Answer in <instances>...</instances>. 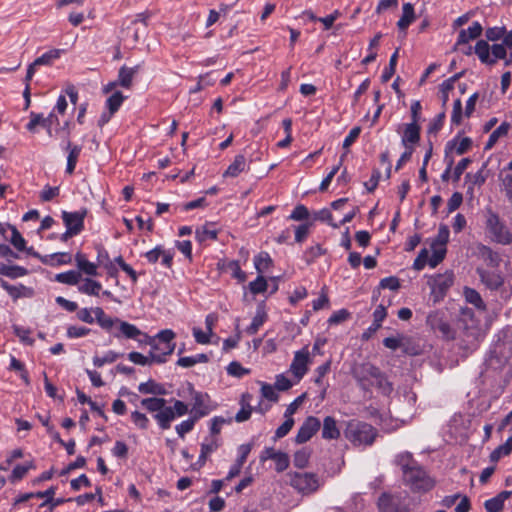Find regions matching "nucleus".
I'll return each instance as SVG.
<instances>
[{
    "instance_id": "f257e3e1",
    "label": "nucleus",
    "mask_w": 512,
    "mask_h": 512,
    "mask_svg": "<svg viewBox=\"0 0 512 512\" xmlns=\"http://www.w3.org/2000/svg\"><path fill=\"white\" fill-rule=\"evenodd\" d=\"M344 437L355 447L370 446L378 436V430L371 424L351 419L346 423Z\"/></svg>"
},
{
    "instance_id": "f03ea898",
    "label": "nucleus",
    "mask_w": 512,
    "mask_h": 512,
    "mask_svg": "<svg viewBox=\"0 0 512 512\" xmlns=\"http://www.w3.org/2000/svg\"><path fill=\"white\" fill-rule=\"evenodd\" d=\"M402 480L404 485L407 486L414 494L427 493L431 491L436 485L435 479L431 477L425 468L421 465L415 467L414 469L412 468L411 471L402 476Z\"/></svg>"
},
{
    "instance_id": "7ed1b4c3",
    "label": "nucleus",
    "mask_w": 512,
    "mask_h": 512,
    "mask_svg": "<svg viewBox=\"0 0 512 512\" xmlns=\"http://www.w3.org/2000/svg\"><path fill=\"white\" fill-rule=\"evenodd\" d=\"M485 224L494 242L501 245H510L512 243V233L500 219L499 215L491 209L487 210Z\"/></svg>"
},
{
    "instance_id": "20e7f679",
    "label": "nucleus",
    "mask_w": 512,
    "mask_h": 512,
    "mask_svg": "<svg viewBox=\"0 0 512 512\" xmlns=\"http://www.w3.org/2000/svg\"><path fill=\"white\" fill-rule=\"evenodd\" d=\"M290 485L303 494H310L319 488V479L315 473L293 472L289 474Z\"/></svg>"
},
{
    "instance_id": "39448f33",
    "label": "nucleus",
    "mask_w": 512,
    "mask_h": 512,
    "mask_svg": "<svg viewBox=\"0 0 512 512\" xmlns=\"http://www.w3.org/2000/svg\"><path fill=\"white\" fill-rule=\"evenodd\" d=\"M175 333L170 329H165L160 331L153 339H156L157 343L163 345V353H156L155 351H150V357L152 361L155 363L161 364L167 361L166 357L171 355L175 349V343L173 342L175 338Z\"/></svg>"
},
{
    "instance_id": "423d86ee",
    "label": "nucleus",
    "mask_w": 512,
    "mask_h": 512,
    "mask_svg": "<svg viewBox=\"0 0 512 512\" xmlns=\"http://www.w3.org/2000/svg\"><path fill=\"white\" fill-rule=\"evenodd\" d=\"M426 323L432 330L439 331L443 338L447 340L455 339V331L445 320L444 314L442 312L433 311L429 313L426 319Z\"/></svg>"
},
{
    "instance_id": "0eeeda50",
    "label": "nucleus",
    "mask_w": 512,
    "mask_h": 512,
    "mask_svg": "<svg viewBox=\"0 0 512 512\" xmlns=\"http://www.w3.org/2000/svg\"><path fill=\"white\" fill-rule=\"evenodd\" d=\"M380 373L381 370L369 362L362 363L353 369V376L363 388H367V386L371 385V382L374 381Z\"/></svg>"
},
{
    "instance_id": "6e6552de",
    "label": "nucleus",
    "mask_w": 512,
    "mask_h": 512,
    "mask_svg": "<svg viewBox=\"0 0 512 512\" xmlns=\"http://www.w3.org/2000/svg\"><path fill=\"white\" fill-rule=\"evenodd\" d=\"M310 363V353L308 347L296 351L294 358L290 365L291 373L300 381L308 371V365Z\"/></svg>"
},
{
    "instance_id": "1a4fd4ad",
    "label": "nucleus",
    "mask_w": 512,
    "mask_h": 512,
    "mask_svg": "<svg viewBox=\"0 0 512 512\" xmlns=\"http://www.w3.org/2000/svg\"><path fill=\"white\" fill-rule=\"evenodd\" d=\"M87 209L82 208L75 212H62V220L67 229H70L75 234H80L84 229V219L87 216Z\"/></svg>"
},
{
    "instance_id": "9d476101",
    "label": "nucleus",
    "mask_w": 512,
    "mask_h": 512,
    "mask_svg": "<svg viewBox=\"0 0 512 512\" xmlns=\"http://www.w3.org/2000/svg\"><path fill=\"white\" fill-rule=\"evenodd\" d=\"M320 426L321 422L317 417H307L298 429V432L295 436V442L297 444L306 443L316 434V432L320 429Z\"/></svg>"
},
{
    "instance_id": "9b49d317",
    "label": "nucleus",
    "mask_w": 512,
    "mask_h": 512,
    "mask_svg": "<svg viewBox=\"0 0 512 512\" xmlns=\"http://www.w3.org/2000/svg\"><path fill=\"white\" fill-rule=\"evenodd\" d=\"M269 459L275 462V470L279 473L285 471L289 467L290 460L288 454L276 451L272 447H266L260 455L261 462H265Z\"/></svg>"
},
{
    "instance_id": "f8f14e48",
    "label": "nucleus",
    "mask_w": 512,
    "mask_h": 512,
    "mask_svg": "<svg viewBox=\"0 0 512 512\" xmlns=\"http://www.w3.org/2000/svg\"><path fill=\"white\" fill-rule=\"evenodd\" d=\"M56 123L59 124V120L57 116L52 112L47 117H44L43 114L31 112L30 113V121L26 125V128L30 132H34L38 125L42 126L47 130V133L51 136L52 130L51 126Z\"/></svg>"
},
{
    "instance_id": "ddd939ff",
    "label": "nucleus",
    "mask_w": 512,
    "mask_h": 512,
    "mask_svg": "<svg viewBox=\"0 0 512 512\" xmlns=\"http://www.w3.org/2000/svg\"><path fill=\"white\" fill-rule=\"evenodd\" d=\"M377 506L379 512H407V509L401 506L400 496L389 493H382L380 495Z\"/></svg>"
},
{
    "instance_id": "4468645a",
    "label": "nucleus",
    "mask_w": 512,
    "mask_h": 512,
    "mask_svg": "<svg viewBox=\"0 0 512 512\" xmlns=\"http://www.w3.org/2000/svg\"><path fill=\"white\" fill-rule=\"evenodd\" d=\"M476 272L481 282L490 290H498L504 284V278L498 272L488 271L483 268H477Z\"/></svg>"
},
{
    "instance_id": "2eb2a0df",
    "label": "nucleus",
    "mask_w": 512,
    "mask_h": 512,
    "mask_svg": "<svg viewBox=\"0 0 512 512\" xmlns=\"http://www.w3.org/2000/svg\"><path fill=\"white\" fill-rule=\"evenodd\" d=\"M453 273L438 274L432 278V292L444 296L447 290L453 285Z\"/></svg>"
},
{
    "instance_id": "dca6fc26",
    "label": "nucleus",
    "mask_w": 512,
    "mask_h": 512,
    "mask_svg": "<svg viewBox=\"0 0 512 512\" xmlns=\"http://www.w3.org/2000/svg\"><path fill=\"white\" fill-rule=\"evenodd\" d=\"M140 69V64H137L134 67H127L126 65L120 67L117 79L119 86L125 89H130L133 86V79Z\"/></svg>"
},
{
    "instance_id": "f3484780",
    "label": "nucleus",
    "mask_w": 512,
    "mask_h": 512,
    "mask_svg": "<svg viewBox=\"0 0 512 512\" xmlns=\"http://www.w3.org/2000/svg\"><path fill=\"white\" fill-rule=\"evenodd\" d=\"M420 126L416 123L406 124L402 136V144L405 148L413 147L420 141Z\"/></svg>"
},
{
    "instance_id": "a211bd4d",
    "label": "nucleus",
    "mask_w": 512,
    "mask_h": 512,
    "mask_svg": "<svg viewBox=\"0 0 512 512\" xmlns=\"http://www.w3.org/2000/svg\"><path fill=\"white\" fill-rule=\"evenodd\" d=\"M204 397H208V395H204L201 392H193V406L191 413L193 414L192 417L197 420L206 416L210 412L209 407L204 402Z\"/></svg>"
},
{
    "instance_id": "6ab92c4d",
    "label": "nucleus",
    "mask_w": 512,
    "mask_h": 512,
    "mask_svg": "<svg viewBox=\"0 0 512 512\" xmlns=\"http://www.w3.org/2000/svg\"><path fill=\"white\" fill-rule=\"evenodd\" d=\"M512 491L504 490L497 494L495 497L488 499L484 503L487 512H501L504 507V502L510 498Z\"/></svg>"
},
{
    "instance_id": "aec40b11",
    "label": "nucleus",
    "mask_w": 512,
    "mask_h": 512,
    "mask_svg": "<svg viewBox=\"0 0 512 512\" xmlns=\"http://www.w3.org/2000/svg\"><path fill=\"white\" fill-rule=\"evenodd\" d=\"M340 435L336 419L332 416H326L323 420L322 438L325 440H336Z\"/></svg>"
},
{
    "instance_id": "412c9836",
    "label": "nucleus",
    "mask_w": 512,
    "mask_h": 512,
    "mask_svg": "<svg viewBox=\"0 0 512 512\" xmlns=\"http://www.w3.org/2000/svg\"><path fill=\"white\" fill-rule=\"evenodd\" d=\"M65 149L68 151L66 172L71 175L75 170L82 147L80 145H72L71 140L68 139Z\"/></svg>"
},
{
    "instance_id": "4be33fe9",
    "label": "nucleus",
    "mask_w": 512,
    "mask_h": 512,
    "mask_svg": "<svg viewBox=\"0 0 512 512\" xmlns=\"http://www.w3.org/2000/svg\"><path fill=\"white\" fill-rule=\"evenodd\" d=\"M395 463L401 469L402 476L411 471L412 468L414 469L420 465L410 452H402L398 454L395 458Z\"/></svg>"
},
{
    "instance_id": "5701e85b",
    "label": "nucleus",
    "mask_w": 512,
    "mask_h": 512,
    "mask_svg": "<svg viewBox=\"0 0 512 512\" xmlns=\"http://www.w3.org/2000/svg\"><path fill=\"white\" fill-rule=\"evenodd\" d=\"M75 262L80 272L88 276H96L98 274L97 265L93 262L88 261L85 254L77 252L75 254Z\"/></svg>"
},
{
    "instance_id": "b1692460",
    "label": "nucleus",
    "mask_w": 512,
    "mask_h": 512,
    "mask_svg": "<svg viewBox=\"0 0 512 512\" xmlns=\"http://www.w3.org/2000/svg\"><path fill=\"white\" fill-rule=\"evenodd\" d=\"M154 419L157 421L161 429H169L171 422L175 419L173 408L165 405L160 411L154 414Z\"/></svg>"
},
{
    "instance_id": "393cba45",
    "label": "nucleus",
    "mask_w": 512,
    "mask_h": 512,
    "mask_svg": "<svg viewBox=\"0 0 512 512\" xmlns=\"http://www.w3.org/2000/svg\"><path fill=\"white\" fill-rule=\"evenodd\" d=\"M119 332L114 333V337L119 338L121 336L127 339H138L140 335H142V331L138 329L135 325L130 324L126 321H119L118 325Z\"/></svg>"
},
{
    "instance_id": "a878e982",
    "label": "nucleus",
    "mask_w": 512,
    "mask_h": 512,
    "mask_svg": "<svg viewBox=\"0 0 512 512\" xmlns=\"http://www.w3.org/2000/svg\"><path fill=\"white\" fill-rule=\"evenodd\" d=\"M463 295L467 303L473 305L479 311H486L487 306L477 290L464 287Z\"/></svg>"
},
{
    "instance_id": "bb28decb",
    "label": "nucleus",
    "mask_w": 512,
    "mask_h": 512,
    "mask_svg": "<svg viewBox=\"0 0 512 512\" xmlns=\"http://www.w3.org/2000/svg\"><path fill=\"white\" fill-rule=\"evenodd\" d=\"M415 20L414 7L411 3H405L402 7V16L397 22L401 31H406L410 24Z\"/></svg>"
},
{
    "instance_id": "cd10ccee",
    "label": "nucleus",
    "mask_w": 512,
    "mask_h": 512,
    "mask_svg": "<svg viewBox=\"0 0 512 512\" xmlns=\"http://www.w3.org/2000/svg\"><path fill=\"white\" fill-rule=\"evenodd\" d=\"M511 125L508 122H502L500 126H498L489 136L488 141L485 144L484 149L490 150L494 147V145L498 142L501 137H504L508 134Z\"/></svg>"
},
{
    "instance_id": "c85d7f7f",
    "label": "nucleus",
    "mask_w": 512,
    "mask_h": 512,
    "mask_svg": "<svg viewBox=\"0 0 512 512\" xmlns=\"http://www.w3.org/2000/svg\"><path fill=\"white\" fill-rule=\"evenodd\" d=\"M246 168V159L244 155H236L234 161L228 166L224 172V177H237Z\"/></svg>"
},
{
    "instance_id": "c756f323",
    "label": "nucleus",
    "mask_w": 512,
    "mask_h": 512,
    "mask_svg": "<svg viewBox=\"0 0 512 512\" xmlns=\"http://www.w3.org/2000/svg\"><path fill=\"white\" fill-rule=\"evenodd\" d=\"M138 391L142 394H153V395H165L166 389L165 387L154 381L153 379H149L147 382L141 383L138 386Z\"/></svg>"
},
{
    "instance_id": "7c9ffc66",
    "label": "nucleus",
    "mask_w": 512,
    "mask_h": 512,
    "mask_svg": "<svg viewBox=\"0 0 512 512\" xmlns=\"http://www.w3.org/2000/svg\"><path fill=\"white\" fill-rule=\"evenodd\" d=\"M401 349L403 353L410 356H418L422 353V348L419 344L415 343L412 337L402 336Z\"/></svg>"
},
{
    "instance_id": "2f4dec72",
    "label": "nucleus",
    "mask_w": 512,
    "mask_h": 512,
    "mask_svg": "<svg viewBox=\"0 0 512 512\" xmlns=\"http://www.w3.org/2000/svg\"><path fill=\"white\" fill-rule=\"evenodd\" d=\"M62 52L63 50L61 49H51L48 52L41 55L40 57L36 58L34 60V65L51 66L56 59L60 58Z\"/></svg>"
},
{
    "instance_id": "473e14b6",
    "label": "nucleus",
    "mask_w": 512,
    "mask_h": 512,
    "mask_svg": "<svg viewBox=\"0 0 512 512\" xmlns=\"http://www.w3.org/2000/svg\"><path fill=\"white\" fill-rule=\"evenodd\" d=\"M273 265V260L267 252H261L254 258V266L262 274Z\"/></svg>"
},
{
    "instance_id": "72a5a7b5",
    "label": "nucleus",
    "mask_w": 512,
    "mask_h": 512,
    "mask_svg": "<svg viewBox=\"0 0 512 512\" xmlns=\"http://www.w3.org/2000/svg\"><path fill=\"white\" fill-rule=\"evenodd\" d=\"M102 288L100 282L91 278H86L84 283L78 287L79 292L87 295L98 296Z\"/></svg>"
},
{
    "instance_id": "f704fd0d",
    "label": "nucleus",
    "mask_w": 512,
    "mask_h": 512,
    "mask_svg": "<svg viewBox=\"0 0 512 512\" xmlns=\"http://www.w3.org/2000/svg\"><path fill=\"white\" fill-rule=\"evenodd\" d=\"M35 467L36 466L33 461L27 462L24 465L15 466L14 469L12 470L11 475L9 476V481L11 483H15V482L23 479L26 476V474L28 473V471L30 469H35Z\"/></svg>"
},
{
    "instance_id": "c9c22d12",
    "label": "nucleus",
    "mask_w": 512,
    "mask_h": 512,
    "mask_svg": "<svg viewBox=\"0 0 512 512\" xmlns=\"http://www.w3.org/2000/svg\"><path fill=\"white\" fill-rule=\"evenodd\" d=\"M141 405L149 412L156 414L166 405V400L159 397L144 398L141 400Z\"/></svg>"
},
{
    "instance_id": "e433bc0d",
    "label": "nucleus",
    "mask_w": 512,
    "mask_h": 512,
    "mask_svg": "<svg viewBox=\"0 0 512 512\" xmlns=\"http://www.w3.org/2000/svg\"><path fill=\"white\" fill-rule=\"evenodd\" d=\"M478 250L482 258L488 261V264L490 266L497 267L499 265L501 261L499 255L496 252H494L489 246L480 244L478 246Z\"/></svg>"
},
{
    "instance_id": "4c0bfd02",
    "label": "nucleus",
    "mask_w": 512,
    "mask_h": 512,
    "mask_svg": "<svg viewBox=\"0 0 512 512\" xmlns=\"http://www.w3.org/2000/svg\"><path fill=\"white\" fill-rule=\"evenodd\" d=\"M81 279V273L78 271L70 270L67 272L56 274L55 280L59 283L67 285H76Z\"/></svg>"
},
{
    "instance_id": "58836bf2",
    "label": "nucleus",
    "mask_w": 512,
    "mask_h": 512,
    "mask_svg": "<svg viewBox=\"0 0 512 512\" xmlns=\"http://www.w3.org/2000/svg\"><path fill=\"white\" fill-rule=\"evenodd\" d=\"M267 315L264 310L258 309L256 315L253 317L251 324L247 327L246 332L249 335H254L258 332L259 328L266 321Z\"/></svg>"
},
{
    "instance_id": "ea45409f",
    "label": "nucleus",
    "mask_w": 512,
    "mask_h": 512,
    "mask_svg": "<svg viewBox=\"0 0 512 512\" xmlns=\"http://www.w3.org/2000/svg\"><path fill=\"white\" fill-rule=\"evenodd\" d=\"M125 100V96L121 91L113 92L106 100V107L111 113H116L121 107L123 101Z\"/></svg>"
},
{
    "instance_id": "a19ab883",
    "label": "nucleus",
    "mask_w": 512,
    "mask_h": 512,
    "mask_svg": "<svg viewBox=\"0 0 512 512\" xmlns=\"http://www.w3.org/2000/svg\"><path fill=\"white\" fill-rule=\"evenodd\" d=\"M491 46L485 40H479L475 45V53L480 61L489 65Z\"/></svg>"
},
{
    "instance_id": "79ce46f5",
    "label": "nucleus",
    "mask_w": 512,
    "mask_h": 512,
    "mask_svg": "<svg viewBox=\"0 0 512 512\" xmlns=\"http://www.w3.org/2000/svg\"><path fill=\"white\" fill-rule=\"evenodd\" d=\"M9 230L11 231V237L8 238L9 242L17 249L18 251H24L26 249V241L22 237L21 233L17 230V228L13 225H8Z\"/></svg>"
},
{
    "instance_id": "37998d69",
    "label": "nucleus",
    "mask_w": 512,
    "mask_h": 512,
    "mask_svg": "<svg viewBox=\"0 0 512 512\" xmlns=\"http://www.w3.org/2000/svg\"><path fill=\"white\" fill-rule=\"evenodd\" d=\"M371 385L376 386L383 395H389L393 391L392 384L388 381L383 372H381L380 375L371 382Z\"/></svg>"
},
{
    "instance_id": "c03bdc74",
    "label": "nucleus",
    "mask_w": 512,
    "mask_h": 512,
    "mask_svg": "<svg viewBox=\"0 0 512 512\" xmlns=\"http://www.w3.org/2000/svg\"><path fill=\"white\" fill-rule=\"evenodd\" d=\"M449 235H450L449 228L446 225L441 224L439 226L438 234H437L436 238L431 243V248H435V246L436 247H446V245L449 241Z\"/></svg>"
},
{
    "instance_id": "a18cd8bd",
    "label": "nucleus",
    "mask_w": 512,
    "mask_h": 512,
    "mask_svg": "<svg viewBox=\"0 0 512 512\" xmlns=\"http://www.w3.org/2000/svg\"><path fill=\"white\" fill-rule=\"evenodd\" d=\"M398 52L399 48L396 49V51L391 55L389 60L388 67L385 68L381 75V80L383 83L388 82L392 76L395 74L396 71V65H397V59H398Z\"/></svg>"
},
{
    "instance_id": "49530a36",
    "label": "nucleus",
    "mask_w": 512,
    "mask_h": 512,
    "mask_svg": "<svg viewBox=\"0 0 512 512\" xmlns=\"http://www.w3.org/2000/svg\"><path fill=\"white\" fill-rule=\"evenodd\" d=\"M310 455V451L306 448L296 451L293 455L294 466L300 469L305 468L309 463Z\"/></svg>"
},
{
    "instance_id": "de8ad7c7",
    "label": "nucleus",
    "mask_w": 512,
    "mask_h": 512,
    "mask_svg": "<svg viewBox=\"0 0 512 512\" xmlns=\"http://www.w3.org/2000/svg\"><path fill=\"white\" fill-rule=\"evenodd\" d=\"M314 221L326 222L333 228H339V224L333 222V216L329 209L323 208L313 213Z\"/></svg>"
},
{
    "instance_id": "09e8293b",
    "label": "nucleus",
    "mask_w": 512,
    "mask_h": 512,
    "mask_svg": "<svg viewBox=\"0 0 512 512\" xmlns=\"http://www.w3.org/2000/svg\"><path fill=\"white\" fill-rule=\"evenodd\" d=\"M195 234H196V239L199 242H204L207 239L217 240L218 231L209 229L208 225L206 224L200 228H197Z\"/></svg>"
},
{
    "instance_id": "8fccbe9b",
    "label": "nucleus",
    "mask_w": 512,
    "mask_h": 512,
    "mask_svg": "<svg viewBox=\"0 0 512 512\" xmlns=\"http://www.w3.org/2000/svg\"><path fill=\"white\" fill-rule=\"evenodd\" d=\"M506 47L502 44H493L491 46V55L489 65H494L497 60L506 59Z\"/></svg>"
},
{
    "instance_id": "3c124183",
    "label": "nucleus",
    "mask_w": 512,
    "mask_h": 512,
    "mask_svg": "<svg viewBox=\"0 0 512 512\" xmlns=\"http://www.w3.org/2000/svg\"><path fill=\"white\" fill-rule=\"evenodd\" d=\"M286 420L276 429L274 440L286 436L294 426V419L291 416L285 417Z\"/></svg>"
},
{
    "instance_id": "603ef678",
    "label": "nucleus",
    "mask_w": 512,
    "mask_h": 512,
    "mask_svg": "<svg viewBox=\"0 0 512 512\" xmlns=\"http://www.w3.org/2000/svg\"><path fill=\"white\" fill-rule=\"evenodd\" d=\"M268 287L264 276L259 275L254 281L250 282L249 289L252 294H260L266 292Z\"/></svg>"
},
{
    "instance_id": "864d4df0",
    "label": "nucleus",
    "mask_w": 512,
    "mask_h": 512,
    "mask_svg": "<svg viewBox=\"0 0 512 512\" xmlns=\"http://www.w3.org/2000/svg\"><path fill=\"white\" fill-rule=\"evenodd\" d=\"M227 373L230 375V376H234V377H237V378H241L243 377L244 375H247L250 373V370L247 369V368H244L239 362L237 361H232L228 366H227Z\"/></svg>"
},
{
    "instance_id": "5fc2aeb1",
    "label": "nucleus",
    "mask_w": 512,
    "mask_h": 512,
    "mask_svg": "<svg viewBox=\"0 0 512 512\" xmlns=\"http://www.w3.org/2000/svg\"><path fill=\"white\" fill-rule=\"evenodd\" d=\"M226 267L231 271L232 277L236 278L239 282H244L246 280V273L242 271L237 260L229 261Z\"/></svg>"
},
{
    "instance_id": "6e6d98bb",
    "label": "nucleus",
    "mask_w": 512,
    "mask_h": 512,
    "mask_svg": "<svg viewBox=\"0 0 512 512\" xmlns=\"http://www.w3.org/2000/svg\"><path fill=\"white\" fill-rule=\"evenodd\" d=\"M431 249L433 250V254L429 258L428 264L430 265V267L434 268L444 260V258L446 256L447 249H446V247H436V246H435V248H431Z\"/></svg>"
},
{
    "instance_id": "4d7b16f0",
    "label": "nucleus",
    "mask_w": 512,
    "mask_h": 512,
    "mask_svg": "<svg viewBox=\"0 0 512 512\" xmlns=\"http://www.w3.org/2000/svg\"><path fill=\"white\" fill-rule=\"evenodd\" d=\"M310 213L308 208L303 204H298L293 209L292 213L289 216L290 220L294 221H303L308 219Z\"/></svg>"
},
{
    "instance_id": "13d9d810",
    "label": "nucleus",
    "mask_w": 512,
    "mask_h": 512,
    "mask_svg": "<svg viewBox=\"0 0 512 512\" xmlns=\"http://www.w3.org/2000/svg\"><path fill=\"white\" fill-rule=\"evenodd\" d=\"M196 421L197 419L191 417L177 425L175 429L179 437L183 438L187 433H189L194 428Z\"/></svg>"
},
{
    "instance_id": "bf43d9fd",
    "label": "nucleus",
    "mask_w": 512,
    "mask_h": 512,
    "mask_svg": "<svg viewBox=\"0 0 512 512\" xmlns=\"http://www.w3.org/2000/svg\"><path fill=\"white\" fill-rule=\"evenodd\" d=\"M312 225L313 222H307L297 226L295 230V241L302 243L307 238Z\"/></svg>"
},
{
    "instance_id": "052dcab7",
    "label": "nucleus",
    "mask_w": 512,
    "mask_h": 512,
    "mask_svg": "<svg viewBox=\"0 0 512 512\" xmlns=\"http://www.w3.org/2000/svg\"><path fill=\"white\" fill-rule=\"evenodd\" d=\"M275 386L273 387L270 384L267 383H261V394L262 397L265 399L271 401V402H277L279 399L278 394L275 391Z\"/></svg>"
},
{
    "instance_id": "680f3d73",
    "label": "nucleus",
    "mask_w": 512,
    "mask_h": 512,
    "mask_svg": "<svg viewBox=\"0 0 512 512\" xmlns=\"http://www.w3.org/2000/svg\"><path fill=\"white\" fill-rule=\"evenodd\" d=\"M1 287L13 298L18 299L22 296L21 290L25 287L20 285L19 287L10 285L7 281L0 279Z\"/></svg>"
},
{
    "instance_id": "e2e57ef3",
    "label": "nucleus",
    "mask_w": 512,
    "mask_h": 512,
    "mask_svg": "<svg viewBox=\"0 0 512 512\" xmlns=\"http://www.w3.org/2000/svg\"><path fill=\"white\" fill-rule=\"evenodd\" d=\"M132 422L140 429L146 430L149 425V419L147 416L139 411H134L131 413Z\"/></svg>"
},
{
    "instance_id": "0e129e2a",
    "label": "nucleus",
    "mask_w": 512,
    "mask_h": 512,
    "mask_svg": "<svg viewBox=\"0 0 512 512\" xmlns=\"http://www.w3.org/2000/svg\"><path fill=\"white\" fill-rule=\"evenodd\" d=\"M428 255L429 252L426 248L421 249L420 252L418 253V256L414 260L413 269L417 271H421L422 269H424V267L429 261Z\"/></svg>"
},
{
    "instance_id": "69168bd1",
    "label": "nucleus",
    "mask_w": 512,
    "mask_h": 512,
    "mask_svg": "<svg viewBox=\"0 0 512 512\" xmlns=\"http://www.w3.org/2000/svg\"><path fill=\"white\" fill-rule=\"evenodd\" d=\"M119 357L114 351H108L103 357L95 356L93 363L96 367H102L106 363H113Z\"/></svg>"
},
{
    "instance_id": "338daca9",
    "label": "nucleus",
    "mask_w": 512,
    "mask_h": 512,
    "mask_svg": "<svg viewBox=\"0 0 512 512\" xmlns=\"http://www.w3.org/2000/svg\"><path fill=\"white\" fill-rule=\"evenodd\" d=\"M506 33V28L503 27H490L486 29L485 36L488 41H497L501 39Z\"/></svg>"
},
{
    "instance_id": "774afa93",
    "label": "nucleus",
    "mask_w": 512,
    "mask_h": 512,
    "mask_svg": "<svg viewBox=\"0 0 512 512\" xmlns=\"http://www.w3.org/2000/svg\"><path fill=\"white\" fill-rule=\"evenodd\" d=\"M502 190L508 200H512V175L504 174L500 176Z\"/></svg>"
}]
</instances>
